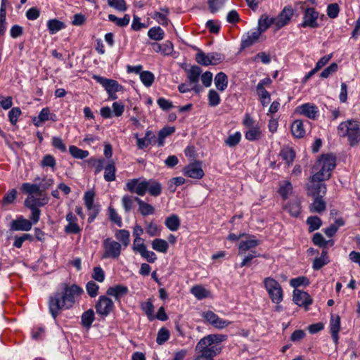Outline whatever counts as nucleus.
<instances>
[{
    "label": "nucleus",
    "mask_w": 360,
    "mask_h": 360,
    "mask_svg": "<svg viewBox=\"0 0 360 360\" xmlns=\"http://www.w3.org/2000/svg\"><path fill=\"white\" fill-rule=\"evenodd\" d=\"M63 290L50 296L49 309L52 317L56 319L60 311L69 309L75 303V297L80 295L83 290L76 284L69 285L63 283Z\"/></svg>",
    "instance_id": "nucleus-1"
},
{
    "label": "nucleus",
    "mask_w": 360,
    "mask_h": 360,
    "mask_svg": "<svg viewBox=\"0 0 360 360\" xmlns=\"http://www.w3.org/2000/svg\"><path fill=\"white\" fill-rule=\"evenodd\" d=\"M125 190L135 193L140 196H143L148 191L151 196L158 197L162 193V186L158 181L154 179L140 182L139 179H133L127 181Z\"/></svg>",
    "instance_id": "nucleus-2"
},
{
    "label": "nucleus",
    "mask_w": 360,
    "mask_h": 360,
    "mask_svg": "<svg viewBox=\"0 0 360 360\" xmlns=\"http://www.w3.org/2000/svg\"><path fill=\"white\" fill-rule=\"evenodd\" d=\"M338 134L340 137H347L349 146H357L360 143V125L353 120L341 122L338 127Z\"/></svg>",
    "instance_id": "nucleus-3"
},
{
    "label": "nucleus",
    "mask_w": 360,
    "mask_h": 360,
    "mask_svg": "<svg viewBox=\"0 0 360 360\" xmlns=\"http://www.w3.org/2000/svg\"><path fill=\"white\" fill-rule=\"evenodd\" d=\"M336 166V158L332 154L322 155L314 167L319 171L313 175L314 180H328L331 176V172Z\"/></svg>",
    "instance_id": "nucleus-4"
},
{
    "label": "nucleus",
    "mask_w": 360,
    "mask_h": 360,
    "mask_svg": "<svg viewBox=\"0 0 360 360\" xmlns=\"http://www.w3.org/2000/svg\"><path fill=\"white\" fill-rule=\"evenodd\" d=\"M263 283L272 302L276 304L281 303L283 296L281 284L271 277L265 278Z\"/></svg>",
    "instance_id": "nucleus-5"
},
{
    "label": "nucleus",
    "mask_w": 360,
    "mask_h": 360,
    "mask_svg": "<svg viewBox=\"0 0 360 360\" xmlns=\"http://www.w3.org/2000/svg\"><path fill=\"white\" fill-rule=\"evenodd\" d=\"M227 339L226 335L223 334H210L208 335L203 338H202L197 344L198 348H203L209 349L212 348L214 347H219L221 351L222 350V347L220 345V343L225 341Z\"/></svg>",
    "instance_id": "nucleus-6"
},
{
    "label": "nucleus",
    "mask_w": 360,
    "mask_h": 360,
    "mask_svg": "<svg viewBox=\"0 0 360 360\" xmlns=\"http://www.w3.org/2000/svg\"><path fill=\"white\" fill-rule=\"evenodd\" d=\"M114 307L112 300L105 295L100 296L95 304L96 313L102 318L108 316L113 311Z\"/></svg>",
    "instance_id": "nucleus-7"
},
{
    "label": "nucleus",
    "mask_w": 360,
    "mask_h": 360,
    "mask_svg": "<svg viewBox=\"0 0 360 360\" xmlns=\"http://www.w3.org/2000/svg\"><path fill=\"white\" fill-rule=\"evenodd\" d=\"M104 252L102 258H117L121 252V245L110 238L103 241Z\"/></svg>",
    "instance_id": "nucleus-8"
},
{
    "label": "nucleus",
    "mask_w": 360,
    "mask_h": 360,
    "mask_svg": "<svg viewBox=\"0 0 360 360\" xmlns=\"http://www.w3.org/2000/svg\"><path fill=\"white\" fill-rule=\"evenodd\" d=\"M324 180H314L311 177L310 183L307 186V195L311 197L324 196L326 193V185L323 183Z\"/></svg>",
    "instance_id": "nucleus-9"
},
{
    "label": "nucleus",
    "mask_w": 360,
    "mask_h": 360,
    "mask_svg": "<svg viewBox=\"0 0 360 360\" xmlns=\"http://www.w3.org/2000/svg\"><path fill=\"white\" fill-rule=\"evenodd\" d=\"M92 78L104 87L107 93L112 91H121L123 86L116 80L108 79L99 75H94Z\"/></svg>",
    "instance_id": "nucleus-10"
},
{
    "label": "nucleus",
    "mask_w": 360,
    "mask_h": 360,
    "mask_svg": "<svg viewBox=\"0 0 360 360\" xmlns=\"http://www.w3.org/2000/svg\"><path fill=\"white\" fill-rule=\"evenodd\" d=\"M184 174L188 177L200 179L203 177L204 172L200 161H195L184 168Z\"/></svg>",
    "instance_id": "nucleus-11"
},
{
    "label": "nucleus",
    "mask_w": 360,
    "mask_h": 360,
    "mask_svg": "<svg viewBox=\"0 0 360 360\" xmlns=\"http://www.w3.org/2000/svg\"><path fill=\"white\" fill-rule=\"evenodd\" d=\"M319 13L314 8H308L305 10L303 17V22L301 23L302 27L315 28L319 27L317 19Z\"/></svg>",
    "instance_id": "nucleus-12"
},
{
    "label": "nucleus",
    "mask_w": 360,
    "mask_h": 360,
    "mask_svg": "<svg viewBox=\"0 0 360 360\" xmlns=\"http://www.w3.org/2000/svg\"><path fill=\"white\" fill-rule=\"evenodd\" d=\"M293 15V9L290 6H285L276 18H274L276 22V29L279 30L288 25Z\"/></svg>",
    "instance_id": "nucleus-13"
},
{
    "label": "nucleus",
    "mask_w": 360,
    "mask_h": 360,
    "mask_svg": "<svg viewBox=\"0 0 360 360\" xmlns=\"http://www.w3.org/2000/svg\"><path fill=\"white\" fill-rule=\"evenodd\" d=\"M195 351L199 352V354L195 357L194 360H214V357L221 353L219 347H214L212 348H198L195 347Z\"/></svg>",
    "instance_id": "nucleus-14"
},
{
    "label": "nucleus",
    "mask_w": 360,
    "mask_h": 360,
    "mask_svg": "<svg viewBox=\"0 0 360 360\" xmlns=\"http://www.w3.org/2000/svg\"><path fill=\"white\" fill-rule=\"evenodd\" d=\"M293 301L297 305L303 307L306 309L312 303V299L307 292L297 289H295L293 291Z\"/></svg>",
    "instance_id": "nucleus-15"
},
{
    "label": "nucleus",
    "mask_w": 360,
    "mask_h": 360,
    "mask_svg": "<svg viewBox=\"0 0 360 360\" xmlns=\"http://www.w3.org/2000/svg\"><path fill=\"white\" fill-rule=\"evenodd\" d=\"M260 32L255 28L254 30L248 32L243 37L240 46L241 49H245L250 47L254 44L259 41V37L261 36Z\"/></svg>",
    "instance_id": "nucleus-16"
},
{
    "label": "nucleus",
    "mask_w": 360,
    "mask_h": 360,
    "mask_svg": "<svg viewBox=\"0 0 360 360\" xmlns=\"http://www.w3.org/2000/svg\"><path fill=\"white\" fill-rule=\"evenodd\" d=\"M330 333L333 342L335 345L338 344V333L340 329V317L336 314H331L330 321Z\"/></svg>",
    "instance_id": "nucleus-17"
},
{
    "label": "nucleus",
    "mask_w": 360,
    "mask_h": 360,
    "mask_svg": "<svg viewBox=\"0 0 360 360\" xmlns=\"http://www.w3.org/2000/svg\"><path fill=\"white\" fill-rule=\"evenodd\" d=\"M32 222L22 216L13 220L11 224V229L13 231H27L32 229Z\"/></svg>",
    "instance_id": "nucleus-18"
},
{
    "label": "nucleus",
    "mask_w": 360,
    "mask_h": 360,
    "mask_svg": "<svg viewBox=\"0 0 360 360\" xmlns=\"http://www.w3.org/2000/svg\"><path fill=\"white\" fill-rule=\"evenodd\" d=\"M129 292L127 287L122 285H116L108 288L106 294L108 296H112L116 300L120 301L122 297L127 295Z\"/></svg>",
    "instance_id": "nucleus-19"
},
{
    "label": "nucleus",
    "mask_w": 360,
    "mask_h": 360,
    "mask_svg": "<svg viewBox=\"0 0 360 360\" xmlns=\"http://www.w3.org/2000/svg\"><path fill=\"white\" fill-rule=\"evenodd\" d=\"M272 25L276 27L274 18H269L267 14L264 13L259 17L258 20V25L256 28L260 32V33H263Z\"/></svg>",
    "instance_id": "nucleus-20"
},
{
    "label": "nucleus",
    "mask_w": 360,
    "mask_h": 360,
    "mask_svg": "<svg viewBox=\"0 0 360 360\" xmlns=\"http://www.w3.org/2000/svg\"><path fill=\"white\" fill-rule=\"evenodd\" d=\"M299 112L300 114L307 117L308 118L314 120L319 112L316 105L305 103L299 107Z\"/></svg>",
    "instance_id": "nucleus-21"
},
{
    "label": "nucleus",
    "mask_w": 360,
    "mask_h": 360,
    "mask_svg": "<svg viewBox=\"0 0 360 360\" xmlns=\"http://www.w3.org/2000/svg\"><path fill=\"white\" fill-rule=\"evenodd\" d=\"M134 200L139 205V211L142 216L145 217L155 213V208L150 204L144 202L139 197H135Z\"/></svg>",
    "instance_id": "nucleus-22"
},
{
    "label": "nucleus",
    "mask_w": 360,
    "mask_h": 360,
    "mask_svg": "<svg viewBox=\"0 0 360 360\" xmlns=\"http://www.w3.org/2000/svg\"><path fill=\"white\" fill-rule=\"evenodd\" d=\"M52 120H55L51 116L50 117V110L49 108H43L37 117L32 118V122L36 127L41 126L44 122Z\"/></svg>",
    "instance_id": "nucleus-23"
},
{
    "label": "nucleus",
    "mask_w": 360,
    "mask_h": 360,
    "mask_svg": "<svg viewBox=\"0 0 360 360\" xmlns=\"http://www.w3.org/2000/svg\"><path fill=\"white\" fill-rule=\"evenodd\" d=\"M323 196L313 197L314 202L309 205V210L311 212L321 213L326 209V203L323 198Z\"/></svg>",
    "instance_id": "nucleus-24"
},
{
    "label": "nucleus",
    "mask_w": 360,
    "mask_h": 360,
    "mask_svg": "<svg viewBox=\"0 0 360 360\" xmlns=\"http://www.w3.org/2000/svg\"><path fill=\"white\" fill-rule=\"evenodd\" d=\"M22 192L27 193L29 196H33L34 194L41 195V190L39 184L23 183L21 186Z\"/></svg>",
    "instance_id": "nucleus-25"
},
{
    "label": "nucleus",
    "mask_w": 360,
    "mask_h": 360,
    "mask_svg": "<svg viewBox=\"0 0 360 360\" xmlns=\"http://www.w3.org/2000/svg\"><path fill=\"white\" fill-rule=\"evenodd\" d=\"M153 51L156 53L161 52L164 54L168 55L173 50V44L171 41H167L163 44H160L157 42L151 44Z\"/></svg>",
    "instance_id": "nucleus-26"
},
{
    "label": "nucleus",
    "mask_w": 360,
    "mask_h": 360,
    "mask_svg": "<svg viewBox=\"0 0 360 360\" xmlns=\"http://www.w3.org/2000/svg\"><path fill=\"white\" fill-rule=\"evenodd\" d=\"M291 132L296 138H302L304 136L305 130L302 120H296L292 122Z\"/></svg>",
    "instance_id": "nucleus-27"
},
{
    "label": "nucleus",
    "mask_w": 360,
    "mask_h": 360,
    "mask_svg": "<svg viewBox=\"0 0 360 360\" xmlns=\"http://www.w3.org/2000/svg\"><path fill=\"white\" fill-rule=\"evenodd\" d=\"M95 319V313L92 309L84 311L81 317V323L83 327L89 328Z\"/></svg>",
    "instance_id": "nucleus-28"
},
{
    "label": "nucleus",
    "mask_w": 360,
    "mask_h": 360,
    "mask_svg": "<svg viewBox=\"0 0 360 360\" xmlns=\"http://www.w3.org/2000/svg\"><path fill=\"white\" fill-rule=\"evenodd\" d=\"M214 84L217 89L221 91H224L228 85V77L222 72L217 73L214 77Z\"/></svg>",
    "instance_id": "nucleus-29"
},
{
    "label": "nucleus",
    "mask_w": 360,
    "mask_h": 360,
    "mask_svg": "<svg viewBox=\"0 0 360 360\" xmlns=\"http://www.w3.org/2000/svg\"><path fill=\"white\" fill-rule=\"evenodd\" d=\"M188 79L191 84H198L200 75L202 73V69L197 66L193 65L187 71Z\"/></svg>",
    "instance_id": "nucleus-30"
},
{
    "label": "nucleus",
    "mask_w": 360,
    "mask_h": 360,
    "mask_svg": "<svg viewBox=\"0 0 360 360\" xmlns=\"http://www.w3.org/2000/svg\"><path fill=\"white\" fill-rule=\"evenodd\" d=\"M259 245V241L257 240H248L245 241H241L238 246V255H243L245 252L250 250V249L255 248Z\"/></svg>",
    "instance_id": "nucleus-31"
},
{
    "label": "nucleus",
    "mask_w": 360,
    "mask_h": 360,
    "mask_svg": "<svg viewBox=\"0 0 360 360\" xmlns=\"http://www.w3.org/2000/svg\"><path fill=\"white\" fill-rule=\"evenodd\" d=\"M165 226L172 231H175L180 226V220L176 214H172L165 219Z\"/></svg>",
    "instance_id": "nucleus-32"
},
{
    "label": "nucleus",
    "mask_w": 360,
    "mask_h": 360,
    "mask_svg": "<svg viewBox=\"0 0 360 360\" xmlns=\"http://www.w3.org/2000/svg\"><path fill=\"white\" fill-rule=\"evenodd\" d=\"M307 224L309 226V232L318 230L322 225V220L317 216H310L307 219Z\"/></svg>",
    "instance_id": "nucleus-33"
},
{
    "label": "nucleus",
    "mask_w": 360,
    "mask_h": 360,
    "mask_svg": "<svg viewBox=\"0 0 360 360\" xmlns=\"http://www.w3.org/2000/svg\"><path fill=\"white\" fill-rule=\"evenodd\" d=\"M175 131L174 127H165L158 133V146H162L165 139Z\"/></svg>",
    "instance_id": "nucleus-34"
},
{
    "label": "nucleus",
    "mask_w": 360,
    "mask_h": 360,
    "mask_svg": "<svg viewBox=\"0 0 360 360\" xmlns=\"http://www.w3.org/2000/svg\"><path fill=\"white\" fill-rule=\"evenodd\" d=\"M108 19L118 27H123L129 23L130 16L129 14H125L123 18H120L113 14H110L108 15Z\"/></svg>",
    "instance_id": "nucleus-35"
},
{
    "label": "nucleus",
    "mask_w": 360,
    "mask_h": 360,
    "mask_svg": "<svg viewBox=\"0 0 360 360\" xmlns=\"http://www.w3.org/2000/svg\"><path fill=\"white\" fill-rule=\"evenodd\" d=\"M47 27L50 34H55L65 27V24L57 20L51 19L47 22Z\"/></svg>",
    "instance_id": "nucleus-36"
},
{
    "label": "nucleus",
    "mask_w": 360,
    "mask_h": 360,
    "mask_svg": "<svg viewBox=\"0 0 360 360\" xmlns=\"http://www.w3.org/2000/svg\"><path fill=\"white\" fill-rule=\"evenodd\" d=\"M152 248L155 250L160 252H166L168 250L169 245L165 240L161 238H155L152 241Z\"/></svg>",
    "instance_id": "nucleus-37"
},
{
    "label": "nucleus",
    "mask_w": 360,
    "mask_h": 360,
    "mask_svg": "<svg viewBox=\"0 0 360 360\" xmlns=\"http://www.w3.org/2000/svg\"><path fill=\"white\" fill-rule=\"evenodd\" d=\"M47 203V200L45 198H35L34 196H28L24 202L25 207H28V205H33L34 208H38L37 207H41Z\"/></svg>",
    "instance_id": "nucleus-38"
},
{
    "label": "nucleus",
    "mask_w": 360,
    "mask_h": 360,
    "mask_svg": "<svg viewBox=\"0 0 360 360\" xmlns=\"http://www.w3.org/2000/svg\"><path fill=\"white\" fill-rule=\"evenodd\" d=\"M150 39L155 41H160L165 37V32L160 27H153L148 32Z\"/></svg>",
    "instance_id": "nucleus-39"
},
{
    "label": "nucleus",
    "mask_w": 360,
    "mask_h": 360,
    "mask_svg": "<svg viewBox=\"0 0 360 360\" xmlns=\"http://www.w3.org/2000/svg\"><path fill=\"white\" fill-rule=\"evenodd\" d=\"M141 308L145 312L149 320L155 319V316L153 315L154 306L150 299L145 302H142L141 304Z\"/></svg>",
    "instance_id": "nucleus-40"
},
{
    "label": "nucleus",
    "mask_w": 360,
    "mask_h": 360,
    "mask_svg": "<svg viewBox=\"0 0 360 360\" xmlns=\"http://www.w3.org/2000/svg\"><path fill=\"white\" fill-rule=\"evenodd\" d=\"M140 79L146 87L152 86L154 82L155 76L150 71H142L140 72Z\"/></svg>",
    "instance_id": "nucleus-41"
},
{
    "label": "nucleus",
    "mask_w": 360,
    "mask_h": 360,
    "mask_svg": "<svg viewBox=\"0 0 360 360\" xmlns=\"http://www.w3.org/2000/svg\"><path fill=\"white\" fill-rule=\"evenodd\" d=\"M115 167L113 161L105 167L104 179L107 181H112L115 179Z\"/></svg>",
    "instance_id": "nucleus-42"
},
{
    "label": "nucleus",
    "mask_w": 360,
    "mask_h": 360,
    "mask_svg": "<svg viewBox=\"0 0 360 360\" xmlns=\"http://www.w3.org/2000/svg\"><path fill=\"white\" fill-rule=\"evenodd\" d=\"M69 152L71 155L77 159H84L89 155V151L82 150L75 146H70L69 147Z\"/></svg>",
    "instance_id": "nucleus-43"
},
{
    "label": "nucleus",
    "mask_w": 360,
    "mask_h": 360,
    "mask_svg": "<svg viewBox=\"0 0 360 360\" xmlns=\"http://www.w3.org/2000/svg\"><path fill=\"white\" fill-rule=\"evenodd\" d=\"M191 292L198 300L207 297L209 294V291L201 285H195L192 287Z\"/></svg>",
    "instance_id": "nucleus-44"
},
{
    "label": "nucleus",
    "mask_w": 360,
    "mask_h": 360,
    "mask_svg": "<svg viewBox=\"0 0 360 360\" xmlns=\"http://www.w3.org/2000/svg\"><path fill=\"white\" fill-rule=\"evenodd\" d=\"M18 191L15 188L8 191L4 196L1 204L2 205H7L13 204L16 199Z\"/></svg>",
    "instance_id": "nucleus-45"
},
{
    "label": "nucleus",
    "mask_w": 360,
    "mask_h": 360,
    "mask_svg": "<svg viewBox=\"0 0 360 360\" xmlns=\"http://www.w3.org/2000/svg\"><path fill=\"white\" fill-rule=\"evenodd\" d=\"M115 237L124 247H127L129 244V231L125 229L117 230L115 233Z\"/></svg>",
    "instance_id": "nucleus-46"
},
{
    "label": "nucleus",
    "mask_w": 360,
    "mask_h": 360,
    "mask_svg": "<svg viewBox=\"0 0 360 360\" xmlns=\"http://www.w3.org/2000/svg\"><path fill=\"white\" fill-rule=\"evenodd\" d=\"M110 7L116 9L118 11L124 12L127 10L125 0H107Z\"/></svg>",
    "instance_id": "nucleus-47"
},
{
    "label": "nucleus",
    "mask_w": 360,
    "mask_h": 360,
    "mask_svg": "<svg viewBox=\"0 0 360 360\" xmlns=\"http://www.w3.org/2000/svg\"><path fill=\"white\" fill-rule=\"evenodd\" d=\"M196 62L204 66L211 65V60H210L209 54H205L201 50H198V52L195 55Z\"/></svg>",
    "instance_id": "nucleus-48"
},
{
    "label": "nucleus",
    "mask_w": 360,
    "mask_h": 360,
    "mask_svg": "<svg viewBox=\"0 0 360 360\" xmlns=\"http://www.w3.org/2000/svg\"><path fill=\"white\" fill-rule=\"evenodd\" d=\"M262 132L258 127H252L246 131L245 136L248 141H252L259 140L261 138Z\"/></svg>",
    "instance_id": "nucleus-49"
},
{
    "label": "nucleus",
    "mask_w": 360,
    "mask_h": 360,
    "mask_svg": "<svg viewBox=\"0 0 360 360\" xmlns=\"http://www.w3.org/2000/svg\"><path fill=\"white\" fill-rule=\"evenodd\" d=\"M280 155L288 164H290L295 159V153L292 148H285L281 151Z\"/></svg>",
    "instance_id": "nucleus-50"
},
{
    "label": "nucleus",
    "mask_w": 360,
    "mask_h": 360,
    "mask_svg": "<svg viewBox=\"0 0 360 360\" xmlns=\"http://www.w3.org/2000/svg\"><path fill=\"white\" fill-rule=\"evenodd\" d=\"M300 202L297 200L290 201L288 205V210L290 214L295 217H297L300 214Z\"/></svg>",
    "instance_id": "nucleus-51"
},
{
    "label": "nucleus",
    "mask_w": 360,
    "mask_h": 360,
    "mask_svg": "<svg viewBox=\"0 0 360 360\" xmlns=\"http://www.w3.org/2000/svg\"><path fill=\"white\" fill-rule=\"evenodd\" d=\"M262 106H266L271 101V95L265 89H256Z\"/></svg>",
    "instance_id": "nucleus-52"
},
{
    "label": "nucleus",
    "mask_w": 360,
    "mask_h": 360,
    "mask_svg": "<svg viewBox=\"0 0 360 360\" xmlns=\"http://www.w3.org/2000/svg\"><path fill=\"white\" fill-rule=\"evenodd\" d=\"M169 338V330L165 328H162L159 330V331L158 333L156 342L158 345H161L164 344L166 341H167Z\"/></svg>",
    "instance_id": "nucleus-53"
},
{
    "label": "nucleus",
    "mask_w": 360,
    "mask_h": 360,
    "mask_svg": "<svg viewBox=\"0 0 360 360\" xmlns=\"http://www.w3.org/2000/svg\"><path fill=\"white\" fill-rule=\"evenodd\" d=\"M260 256L259 253H257L255 250H250L246 255H245L243 259L240 266H249L251 262L255 259Z\"/></svg>",
    "instance_id": "nucleus-54"
},
{
    "label": "nucleus",
    "mask_w": 360,
    "mask_h": 360,
    "mask_svg": "<svg viewBox=\"0 0 360 360\" xmlns=\"http://www.w3.org/2000/svg\"><path fill=\"white\" fill-rule=\"evenodd\" d=\"M56 162L54 157L51 155H46L43 157L40 165L42 167H49L53 169L56 167Z\"/></svg>",
    "instance_id": "nucleus-55"
},
{
    "label": "nucleus",
    "mask_w": 360,
    "mask_h": 360,
    "mask_svg": "<svg viewBox=\"0 0 360 360\" xmlns=\"http://www.w3.org/2000/svg\"><path fill=\"white\" fill-rule=\"evenodd\" d=\"M209 105L212 107L217 106L220 103V96L215 90H210L208 93Z\"/></svg>",
    "instance_id": "nucleus-56"
},
{
    "label": "nucleus",
    "mask_w": 360,
    "mask_h": 360,
    "mask_svg": "<svg viewBox=\"0 0 360 360\" xmlns=\"http://www.w3.org/2000/svg\"><path fill=\"white\" fill-rule=\"evenodd\" d=\"M34 240V236L30 233H24L21 236H16L15 238V241L13 245L15 248H20L22 247V245L24 241L30 240L32 241Z\"/></svg>",
    "instance_id": "nucleus-57"
},
{
    "label": "nucleus",
    "mask_w": 360,
    "mask_h": 360,
    "mask_svg": "<svg viewBox=\"0 0 360 360\" xmlns=\"http://www.w3.org/2000/svg\"><path fill=\"white\" fill-rule=\"evenodd\" d=\"M240 139L241 134L240 132L237 131L235 134L229 136L228 138L225 140V143L230 147H234L238 144Z\"/></svg>",
    "instance_id": "nucleus-58"
},
{
    "label": "nucleus",
    "mask_w": 360,
    "mask_h": 360,
    "mask_svg": "<svg viewBox=\"0 0 360 360\" xmlns=\"http://www.w3.org/2000/svg\"><path fill=\"white\" fill-rule=\"evenodd\" d=\"M292 186L290 182L286 181L283 185L281 186L278 189L279 194L286 199L288 195L292 193Z\"/></svg>",
    "instance_id": "nucleus-59"
},
{
    "label": "nucleus",
    "mask_w": 360,
    "mask_h": 360,
    "mask_svg": "<svg viewBox=\"0 0 360 360\" xmlns=\"http://www.w3.org/2000/svg\"><path fill=\"white\" fill-rule=\"evenodd\" d=\"M99 286L94 281H91L86 283V290L88 295L91 297H95L97 296L98 292Z\"/></svg>",
    "instance_id": "nucleus-60"
},
{
    "label": "nucleus",
    "mask_w": 360,
    "mask_h": 360,
    "mask_svg": "<svg viewBox=\"0 0 360 360\" xmlns=\"http://www.w3.org/2000/svg\"><path fill=\"white\" fill-rule=\"evenodd\" d=\"M141 251L139 252V254L141 255V257L147 260V262L150 263H153L157 259L156 255L152 252L147 250L146 247L143 248V247H141Z\"/></svg>",
    "instance_id": "nucleus-61"
},
{
    "label": "nucleus",
    "mask_w": 360,
    "mask_h": 360,
    "mask_svg": "<svg viewBox=\"0 0 360 360\" xmlns=\"http://www.w3.org/2000/svg\"><path fill=\"white\" fill-rule=\"evenodd\" d=\"M225 0H208L209 8L211 13L218 11L224 4Z\"/></svg>",
    "instance_id": "nucleus-62"
},
{
    "label": "nucleus",
    "mask_w": 360,
    "mask_h": 360,
    "mask_svg": "<svg viewBox=\"0 0 360 360\" xmlns=\"http://www.w3.org/2000/svg\"><path fill=\"white\" fill-rule=\"evenodd\" d=\"M21 115V110L20 108H13L8 112L9 121L12 124H15L18 117Z\"/></svg>",
    "instance_id": "nucleus-63"
},
{
    "label": "nucleus",
    "mask_w": 360,
    "mask_h": 360,
    "mask_svg": "<svg viewBox=\"0 0 360 360\" xmlns=\"http://www.w3.org/2000/svg\"><path fill=\"white\" fill-rule=\"evenodd\" d=\"M109 219L115 222L119 227L122 226V221L121 217L118 215L116 210L110 207L109 209Z\"/></svg>",
    "instance_id": "nucleus-64"
}]
</instances>
